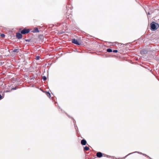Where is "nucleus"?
<instances>
[{"instance_id":"nucleus-1","label":"nucleus","mask_w":159,"mask_h":159,"mask_svg":"<svg viewBox=\"0 0 159 159\" xmlns=\"http://www.w3.org/2000/svg\"><path fill=\"white\" fill-rule=\"evenodd\" d=\"M151 26L152 30H155L159 27V25L158 24L153 22L151 24Z\"/></svg>"},{"instance_id":"nucleus-2","label":"nucleus","mask_w":159,"mask_h":159,"mask_svg":"<svg viewBox=\"0 0 159 159\" xmlns=\"http://www.w3.org/2000/svg\"><path fill=\"white\" fill-rule=\"evenodd\" d=\"M30 32V30L28 29H24L21 31L22 34H25L28 33Z\"/></svg>"},{"instance_id":"nucleus-3","label":"nucleus","mask_w":159,"mask_h":159,"mask_svg":"<svg viewBox=\"0 0 159 159\" xmlns=\"http://www.w3.org/2000/svg\"><path fill=\"white\" fill-rule=\"evenodd\" d=\"M72 42L73 43L77 45H80L81 43L80 42H79L77 40L75 39H72Z\"/></svg>"},{"instance_id":"nucleus-4","label":"nucleus","mask_w":159,"mask_h":159,"mask_svg":"<svg viewBox=\"0 0 159 159\" xmlns=\"http://www.w3.org/2000/svg\"><path fill=\"white\" fill-rule=\"evenodd\" d=\"M16 36L18 39H21L22 37V35L20 33H17L16 34Z\"/></svg>"},{"instance_id":"nucleus-5","label":"nucleus","mask_w":159,"mask_h":159,"mask_svg":"<svg viewBox=\"0 0 159 159\" xmlns=\"http://www.w3.org/2000/svg\"><path fill=\"white\" fill-rule=\"evenodd\" d=\"M86 141L84 139H83L81 141V144L83 145H86Z\"/></svg>"},{"instance_id":"nucleus-6","label":"nucleus","mask_w":159,"mask_h":159,"mask_svg":"<svg viewBox=\"0 0 159 159\" xmlns=\"http://www.w3.org/2000/svg\"><path fill=\"white\" fill-rule=\"evenodd\" d=\"M97 156L99 157H102V154L100 152H98L97 153Z\"/></svg>"},{"instance_id":"nucleus-7","label":"nucleus","mask_w":159,"mask_h":159,"mask_svg":"<svg viewBox=\"0 0 159 159\" xmlns=\"http://www.w3.org/2000/svg\"><path fill=\"white\" fill-rule=\"evenodd\" d=\"M84 149L86 151H87L89 149V148L88 147L86 146L84 148Z\"/></svg>"},{"instance_id":"nucleus-8","label":"nucleus","mask_w":159,"mask_h":159,"mask_svg":"<svg viewBox=\"0 0 159 159\" xmlns=\"http://www.w3.org/2000/svg\"><path fill=\"white\" fill-rule=\"evenodd\" d=\"M107 51L108 52H112V50L111 49H108L107 50Z\"/></svg>"},{"instance_id":"nucleus-9","label":"nucleus","mask_w":159,"mask_h":159,"mask_svg":"<svg viewBox=\"0 0 159 159\" xmlns=\"http://www.w3.org/2000/svg\"><path fill=\"white\" fill-rule=\"evenodd\" d=\"M1 36L3 38L5 37V35L3 34H1Z\"/></svg>"},{"instance_id":"nucleus-10","label":"nucleus","mask_w":159,"mask_h":159,"mask_svg":"<svg viewBox=\"0 0 159 159\" xmlns=\"http://www.w3.org/2000/svg\"><path fill=\"white\" fill-rule=\"evenodd\" d=\"M43 79L44 80H45L46 79V77L45 76H43Z\"/></svg>"},{"instance_id":"nucleus-11","label":"nucleus","mask_w":159,"mask_h":159,"mask_svg":"<svg viewBox=\"0 0 159 159\" xmlns=\"http://www.w3.org/2000/svg\"><path fill=\"white\" fill-rule=\"evenodd\" d=\"M39 56H37L36 57V59L37 60H38L39 59Z\"/></svg>"},{"instance_id":"nucleus-12","label":"nucleus","mask_w":159,"mask_h":159,"mask_svg":"<svg viewBox=\"0 0 159 159\" xmlns=\"http://www.w3.org/2000/svg\"><path fill=\"white\" fill-rule=\"evenodd\" d=\"M118 52V51L116 50H114L113 51V52Z\"/></svg>"},{"instance_id":"nucleus-13","label":"nucleus","mask_w":159,"mask_h":159,"mask_svg":"<svg viewBox=\"0 0 159 159\" xmlns=\"http://www.w3.org/2000/svg\"><path fill=\"white\" fill-rule=\"evenodd\" d=\"M35 30H36V31H35V32H38V31H39V30H38V29H36Z\"/></svg>"},{"instance_id":"nucleus-14","label":"nucleus","mask_w":159,"mask_h":159,"mask_svg":"<svg viewBox=\"0 0 159 159\" xmlns=\"http://www.w3.org/2000/svg\"><path fill=\"white\" fill-rule=\"evenodd\" d=\"M17 51V50H15L14 51V52H16Z\"/></svg>"},{"instance_id":"nucleus-15","label":"nucleus","mask_w":159,"mask_h":159,"mask_svg":"<svg viewBox=\"0 0 159 159\" xmlns=\"http://www.w3.org/2000/svg\"><path fill=\"white\" fill-rule=\"evenodd\" d=\"M48 94L49 95H50V94L49 93H48Z\"/></svg>"}]
</instances>
